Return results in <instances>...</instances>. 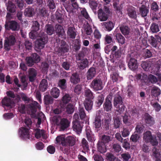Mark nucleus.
I'll use <instances>...</instances> for the list:
<instances>
[{"instance_id":"1","label":"nucleus","mask_w":161,"mask_h":161,"mask_svg":"<svg viewBox=\"0 0 161 161\" xmlns=\"http://www.w3.org/2000/svg\"><path fill=\"white\" fill-rule=\"evenodd\" d=\"M40 25L37 21H35L32 26V30L29 33V36L32 39H37L35 42V49L40 51V31H39Z\"/></svg>"},{"instance_id":"2","label":"nucleus","mask_w":161,"mask_h":161,"mask_svg":"<svg viewBox=\"0 0 161 161\" xmlns=\"http://www.w3.org/2000/svg\"><path fill=\"white\" fill-rule=\"evenodd\" d=\"M24 123L29 128H27L24 127H20L19 130V134L22 138L29 139L30 138L29 130L31 127L32 121L30 118H26L25 119Z\"/></svg>"},{"instance_id":"3","label":"nucleus","mask_w":161,"mask_h":161,"mask_svg":"<svg viewBox=\"0 0 161 161\" xmlns=\"http://www.w3.org/2000/svg\"><path fill=\"white\" fill-rule=\"evenodd\" d=\"M38 103L36 101H32V103L28 106V110L32 117L38 119L37 124L40 125V113H38L37 114H36L37 108Z\"/></svg>"},{"instance_id":"4","label":"nucleus","mask_w":161,"mask_h":161,"mask_svg":"<svg viewBox=\"0 0 161 161\" xmlns=\"http://www.w3.org/2000/svg\"><path fill=\"white\" fill-rule=\"evenodd\" d=\"M54 122L59 126L61 130H64L69 126L70 122L66 119H62L60 117L56 116L54 118Z\"/></svg>"},{"instance_id":"5","label":"nucleus","mask_w":161,"mask_h":161,"mask_svg":"<svg viewBox=\"0 0 161 161\" xmlns=\"http://www.w3.org/2000/svg\"><path fill=\"white\" fill-rule=\"evenodd\" d=\"M25 61L27 66L32 67L35 63H38L40 61V57L36 53H34L30 56L26 57Z\"/></svg>"},{"instance_id":"6","label":"nucleus","mask_w":161,"mask_h":161,"mask_svg":"<svg viewBox=\"0 0 161 161\" xmlns=\"http://www.w3.org/2000/svg\"><path fill=\"white\" fill-rule=\"evenodd\" d=\"M136 78L137 79L140 80L142 82H144V84L147 83L149 80L152 83H156L157 81V78L153 75H150L148 77L146 75L141 73L138 74L136 75Z\"/></svg>"},{"instance_id":"7","label":"nucleus","mask_w":161,"mask_h":161,"mask_svg":"<svg viewBox=\"0 0 161 161\" xmlns=\"http://www.w3.org/2000/svg\"><path fill=\"white\" fill-rule=\"evenodd\" d=\"M114 105L116 108L117 111L120 114L125 110V106L123 104L121 97L117 95L114 98Z\"/></svg>"},{"instance_id":"8","label":"nucleus","mask_w":161,"mask_h":161,"mask_svg":"<svg viewBox=\"0 0 161 161\" xmlns=\"http://www.w3.org/2000/svg\"><path fill=\"white\" fill-rule=\"evenodd\" d=\"M16 42L15 36L11 35L6 38L4 40L3 47L5 50L8 51L10 49V47L15 45Z\"/></svg>"},{"instance_id":"9","label":"nucleus","mask_w":161,"mask_h":161,"mask_svg":"<svg viewBox=\"0 0 161 161\" xmlns=\"http://www.w3.org/2000/svg\"><path fill=\"white\" fill-rule=\"evenodd\" d=\"M98 18L100 21H106L108 19V15L110 14L109 8L105 6L103 9H100L98 11Z\"/></svg>"},{"instance_id":"10","label":"nucleus","mask_w":161,"mask_h":161,"mask_svg":"<svg viewBox=\"0 0 161 161\" xmlns=\"http://www.w3.org/2000/svg\"><path fill=\"white\" fill-rule=\"evenodd\" d=\"M143 138L145 142H150L153 146L156 145L158 144L155 137L153 136L149 131H147L144 133Z\"/></svg>"},{"instance_id":"11","label":"nucleus","mask_w":161,"mask_h":161,"mask_svg":"<svg viewBox=\"0 0 161 161\" xmlns=\"http://www.w3.org/2000/svg\"><path fill=\"white\" fill-rule=\"evenodd\" d=\"M6 30L12 31H18L19 29V25L18 23L14 20L8 21L6 22L5 25Z\"/></svg>"},{"instance_id":"12","label":"nucleus","mask_w":161,"mask_h":161,"mask_svg":"<svg viewBox=\"0 0 161 161\" xmlns=\"http://www.w3.org/2000/svg\"><path fill=\"white\" fill-rule=\"evenodd\" d=\"M91 87L95 90H101L103 87V82L99 79H94L91 82Z\"/></svg>"},{"instance_id":"13","label":"nucleus","mask_w":161,"mask_h":161,"mask_svg":"<svg viewBox=\"0 0 161 161\" xmlns=\"http://www.w3.org/2000/svg\"><path fill=\"white\" fill-rule=\"evenodd\" d=\"M2 103L3 107L4 108L5 110H7L6 107H7L9 109L12 108V104L13 103V101L10 98L6 97L2 101Z\"/></svg>"},{"instance_id":"14","label":"nucleus","mask_w":161,"mask_h":161,"mask_svg":"<svg viewBox=\"0 0 161 161\" xmlns=\"http://www.w3.org/2000/svg\"><path fill=\"white\" fill-rule=\"evenodd\" d=\"M110 96H108L106 98L105 102L103 104V108L104 110L108 111L111 110L112 107V104L111 100V98Z\"/></svg>"},{"instance_id":"15","label":"nucleus","mask_w":161,"mask_h":161,"mask_svg":"<svg viewBox=\"0 0 161 161\" xmlns=\"http://www.w3.org/2000/svg\"><path fill=\"white\" fill-rule=\"evenodd\" d=\"M82 125L78 121H73V130L78 134L80 133L81 131Z\"/></svg>"},{"instance_id":"16","label":"nucleus","mask_w":161,"mask_h":161,"mask_svg":"<svg viewBox=\"0 0 161 161\" xmlns=\"http://www.w3.org/2000/svg\"><path fill=\"white\" fill-rule=\"evenodd\" d=\"M68 37L70 38L74 39L76 35L75 29L73 26L69 27L67 31Z\"/></svg>"},{"instance_id":"17","label":"nucleus","mask_w":161,"mask_h":161,"mask_svg":"<svg viewBox=\"0 0 161 161\" xmlns=\"http://www.w3.org/2000/svg\"><path fill=\"white\" fill-rule=\"evenodd\" d=\"M128 65L129 68L131 70H135L138 68V64L137 60L135 58H131Z\"/></svg>"},{"instance_id":"18","label":"nucleus","mask_w":161,"mask_h":161,"mask_svg":"<svg viewBox=\"0 0 161 161\" xmlns=\"http://www.w3.org/2000/svg\"><path fill=\"white\" fill-rule=\"evenodd\" d=\"M34 9L31 7H28L24 11V14L27 17H31L35 14Z\"/></svg>"},{"instance_id":"19","label":"nucleus","mask_w":161,"mask_h":161,"mask_svg":"<svg viewBox=\"0 0 161 161\" xmlns=\"http://www.w3.org/2000/svg\"><path fill=\"white\" fill-rule=\"evenodd\" d=\"M96 74L95 68L91 67L89 69L87 72L86 77L88 80H91L94 77Z\"/></svg>"},{"instance_id":"20","label":"nucleus","mask_w":161,"mask_h":161,"mask_svg":"<svg viewBox=\"0 0 161 161\" xmlns=\"http://www.w3.org/2000/svg\"><path fill=\"white\" fill-rule=\"evenodd\" d=\"M102 25L105 28V30L108 31H111L114 27V24L111 21L103 22Z\"/></svg>"},{"instance_id":"21","label":"nucleus","mask_w":161,"mask_h":161,"mask_svg":"<svg viewBox=\"0 0 161 161\" xmlns=\"http://www.w3.org/2000/svg\"><path fill=\"white\" fill-rule=\"evenodd\" d=\"M117 29L114 31V33L116 34L115 36L116 40L118 42L121 44H123L125 43V37L119 33H117Z\"/></svg>"},{"instance_id":"22","label":"nucleus","mask_w":161,"mask_h":161,"mask_svg":"<svg viewBox=\"0 0 161 161\" xmlns=\"http://www.w3.org/2000/svg\"><path fill=\"white\" fill-rule=\"evenodd\" d=\"M36 76V70L33 68H30L29 73V78L30 81L33 82Z\"/></svg>"},{"instance_id":"23","label":"nucleus","mask_w":161,"mask_h":161,"mask_svg":"<svg viewBox=\"0 0 161 161\" xmlns=\"http://www.w3.org/2000/svg\"><path fill=\"white\" fill-rule=\"evenodd\" d=\"M84 103L85 108L87 111L91 110L93 105V102L92 100L86 99Z\"/></svg>"},{"instance_id":"24","label":"nucleus","mask_w":161,"mask_h":161,"mask_svg":"<svg viewBox=\"0 0 161 161\" xmlns=\"http://www.w3.org/2000/svg\"><path fill=\"white\" fill-rule=\"evenodd\" d=\"M55 31L59 36H62L64 34V31L63 27L58 25L55 26Z\"/></svg>"},{"instance_id":"25","label":"nucleus","mask_w":161,"mask_h":161,"mask_svg":"<svg viewBox=\"0 0 161 161\" xmlns=\"http://www.w3.org/2000/svg\"><path fill=\"white\" fill-rule=\"evenodd\" d=\"M86 135L88 140L90 142H92L95 140L94 135L92 133V132L89 127L86 128Z\"/></svg>"},{"instance_id":"26","label":"nucleus","mask_w":161,"mask_h":161,"mask_svg":"<svg viewBox=\"0 0 161 161\" xmlns=\"http://www.w3.org/2000/svg\"><path fill=\"white\" fill-rule=\"evenodd\" d=\"M133 118L128 115L127 113H126L123 117V122L126 124L129 125L132 122Z\"/></svg>"},{"instance_id":"27","label":"nucleus","mask_w":161,"mask_h":161,"mask_svg":"<svg viewBox=\"0 0 161 161\" xmlns=\"http://www.w3.org/2000/svg\"><path fill=\"white\" fill-rule=\"evenodd\" d=\"M55 51L59 53H64L67 52L68 51V47L65 44L61 45L60 47H59V49L58 48H56L55 49Z\"/></svg>"},{"instance_id":"28","label":"nucleus","mask_w":161,"mask_h":161,"mask_svg":"<svg viewBox=\"0 0 161 161\" xmlns=\"http://www.w3.org/2000/svg\"><path fill=\"white\" fill-rule=\"evenodd\" d=\"M119 29L121 33L125 36L129 35L130 32L129 28L126 26L121 25Z\"/></svg>"},{"instance_id":"29","label":"nucleus","mask_w":161,"mask_h":161,"mask_svg":"<svg viewBox=\"0 0 161 161\" xmlns=\"http://www.w3.org/2000/svg\"><path fill=\"white\" fill-rule=\"evenodd\" d=\"M80 79L78 75L76 73L73 74L72 76L70 78L71 82L73 84H76L80 81Z\"/></svg>"},{"instance_id":"30","label":"nucleus","mask_w":161,"mask_h":161,"mask_svg":"<svg viewBox=\"0 0 161 161\" xmlns=\"http://www.w3.org/2000/svg\"><path fill=\"white\" fill-rule=\"evenodd\" d=\"M128 14L131 18H135L136 17V12L134 8L131 7L128 9Z\"/></svg>"},{"instance_id":"31","label":"nucleus","mask_w":161,"mask_h":161,"mask_svg":"<svg viewBox=\"0 0 161 161\" xmlns=\"http://www.w3.org/2000/svg\"><path fill=\"white\" fill-rule=\"evenodd\" d=\"M88 62L86 58H84L80 61L79 63V66L81 69H83L88 66Z\"/></svg>"},{"instance_id":"32","label":"nucleus","mask_w":161,"mask_h":161,"mask_svg":"<svg viewBox=\"0 0 161 161\" xmlns=\"http://www.w3.org/2000/svg\"><path fill=\"white\" fill-rule=\"evenodd\" d=\"M60 91L57 87L53 88L51 91V94L53 97L57 98L59 96Z\"/></svg>"},{"instance_id":"33","label":"nucleus","mask_w":161,"mask_h":161,"mask_svg":"<svg viewBox=\"0 0 161 161\" xmlns=\"http://www.w3.org/2000/svg\"><path fill=\"white\" fill-rule=\"evenodd\" d=\"M145 115L146 123L150 125H153L154 123V121L153 118L147 114H145Z\"/></svg>"},{"instance_id":"34","label":"nucleus","mask_w":161,"mask_h":161,"mask_svg":"<svg viewBox=\"0 0 161 161\" xmlns=\"http://www.w3.org/2000/svg\"><path fill=\"white\" fill-rule=\"evenodd\" d=\"M93 124L95 128H99L101 127L102 123L100 117H96Z\"/></svg>"},{"instance_id":"35","label":"nucleus","mask_w":161,"mask_h":161,"mask_svg":"<svg viewBox=\"0 0 161 161\" xmlns=\"http://www.w3.org/2000/svg\"><path fill=\"white\" fill-rule=\"evenodd\" d=\"M84 95L86 97V99H88L92 100L94 97L92 93L89 89H86L85 90Z\"/></svg>"},{"instance_id":"36","label":"nucleus","mask_w":161,"mask_h":161,"mask_svg":"<svg viewBox=\"0 0 161 161\" xmlns=\"http://www.w3.org/2000/svg\"><path fill=\"white\" fill-rule=\"evenodd\" d=\"M98 150L101 153H105L106 150L105 144L102 142L98 143Z\"/></svg>"},{"instance_id":"37","label":"nucleus","mask_w":161,"mask_h":161,"mask_svg":"<svg viewBox=\"0 0 161 161\" xmlns=\"http://www.w3.org/2000/svg\"><path fill=\"white\" fill-rule=\"evenodd\" d=\"M84 29V32L87 35H91L92 32L91 27L88 23L85 25Z\"/></svg>"},{"instance_id":"38","label":"nucleus","mask_w":161,"mask_h":161,"mask_svg":"<svg viewBox=\"0 0 161 161\" xmlns=\"http://www.w3.org/2000/svg\"><path fill=\"white\" fill-rule=\"evenodd\" d=\"M140 14L142 17H145L147 15L148 11V9L144 5H142L140 8Z\"/></svg>"},{"instance_id":"39","label":"nucleus","mask_w":161,"mask_h":161,"mask_svg":"<svg viewBox=\"0 0 161 161\" xmlns=\"http://www.w3.org/2000/svg\"><path fill=\"white\" fill-rule=\"evenodd\" d=\"M56 141L57 143L61 144L63 146L65 145V138L63 136H57L56 138Z\"/></svg>"},{"instance_id":"40","label":"nucleus","mask_w":161,"mask_h":161,"mask_svg":"<svg viewBox=\"0 0 161 161\" xmlns=\"http://www.w3.org/2000/svg\"><path fill=\"white\" fill-rule=\"evenodd\" d=\"M44 100L45 103L46 104H52L53 101V98L51 97L48 95L45 96Z\"/></svg>"},{"instance_id":"41","label":"nucleus","mask_w":161,"mask_h":161,"mask_svg":"<svg viewBox=\"0 0 161 161\" xmlns=\"http://www.w3.org/2000/svg\"><path fill=\"white\" fill-rule=\"evenodd\" d=\"M47 80L45 79L42 80L41 81V91H44L46 90L47 86Z\"/></svg>"},{"instance_id":"42","label":"nucleus","mask_w":161,"mask_h":161,"mask_svg":"<svg viewBox=\"0 0 161 161\" xmlns=\"http://www.w3.org/2000/svg\"><path fill=\"white\" fill-rule=\"evenodd\" d=\"M152 94L154 96H157L160 94V89L157 87H153L151 91Z\"/></svg>"},{"instance_id":"43","label":"nucleus","mask_w":161,"mask_h":161,"mask_svg":"<svg viewBox=\"0 0 161 161\" xmlns=\"http://www.w3.org/2000/svg\"><path fill=\"white\" fill-rule=\"evenodd\" d=\"M74 106L71 104H68L66 107V111L68 114H71L74 111Z\"/></svg>"},{"instance_id":"44","label":"nucleus","mask_w":161,"mask_h":161,"mask_svg":"<svg viewBox=\"0 0 161 161\" xmlns=\"http://www.w3.org/2000/svg\"><path fill=\"white\" fill-rule=\"evenodd\" d=\"M150 29L153 33H156L159 31V28L158 24L153 23L151 25Z\"/></svg>"},{"instance_id":"45","label":"nucleus","mask_w":161,"mask_h":161,"mask_svg":"<svg viewBox=\"0 0 161 161\" xmlns=\"http://www.w3.org/2000/svg\"><path fill=\"white\" fill-rule=\"evenodd\" d=\"M81 13L83 16L90 22L91 19L85 9L81 8Z\"/></svg>"},{"instance_id":"46","label":"nucleus","mask_w":161,"mask_h":161,"mask_svg":"<svg viewBox=\"0 0 161 161\" xmlns=\"http://www.w3.org/2000/svg\"><path fill=\"white\" fill-rule=\"evenodd\" d=\"M47 35L41 36V48L44 47V45L47 43Z\"/></svg>"},{"instance_id":"47","label":"nucleus","mask_w":161,"mask_h":161,"mask_svg":"<svg viewBox=\"0 0 161 161\" xmlns=\"http://www.w3.org/2000/svg\"><path fill=\"white\" fill-rule=\"evenodd\" d=\"M153 156L156 158H159L161 157V154L160 152L158 150H157L156 148L154 147L152 150Z\"/></svg>"},{"instance_id":"48","label":"nucleus","mask_w":161,"mask_h":161,"mask_svg":"<svg viewBox=\"0 0 161 161\" xmlns=\"http://www.w3.org/2000/svg\"><path fill=\"white\" fill-rule=\"evenodd\" d=\"M58 86L62 89H65L66 87V80L64 79L60 80L58 83Z\"/></svg>"},{"instance_id":"49","label":"nucleus","mask_w":161,"mask_h":161,"mask_svg":"<svg viewBox=\"0 0 161 161\" xmlns=\"http://www.w3.org/2000/svg\"><path fill=\"white\" fill-rule=\"evenodd\" d=\"M7 9L11 13H14L16 10V6L13 4L9 5L7 7Z\"/></svg>"},{"instance_id":"50","label":"nucleus","mask_w":161,"mask_h":161,"mask_svg":"<svg viewBox=\"0 0 161 161\" xmlns=\"http://www.w3.org/2000/svg\"><path fill=\"white\" fill-rule=\"evenodd\" d=\"M89 4L90 7L93 10L96 9L97 6V4L95 0H90Z\"/></svg>"},{"instance_id":"51","label":"nucleus","mask_w":161,"mask_h":161,"mask_svg":"<svg viewBox=\"0 0 161 161\" xmlns=\"http://www.w3.org/2000/svg\"><path fill=\"white\" fill-rule=\"evenodd\" d=\"M71 97L68 94H66L62 98V101L64 103H67L69 102L71 100Z\"/></svg>"},{"instance_id":"52","label":"nucleus","mask_w":161,"mask_h":161,"mask_svg":"<svg viewBox=\"0 0 161 161\" xmlns=\"http://www.w3.org/2000/svg\"><path fill=\"white\" fill-rule=\"evenodd\" d=\"M17 5L20 9H22L24 5V0H15Z\"/></svg>"},{"instance_id":"53","label":"nucleus","mask_w":161,"mask_h":161,"mask_svg":"<svg viewBox=\"0 0 161 161\" xmlns=\"http://www.w3.org/2000/svg\"><path fill=\"white\" fill-rule=\"evenodd\" d=\"M104 97L102 95H100L98 97L97 101L96 102L98 106H100L102 105L104 100Z\"/></svg>"},{"instance_id":"54","label":"nucleus","mask_w":161,"mask_h":161,"mask_svg":"<svg viewBox=\"0 0 161 161\" xmlns=\"http://www.w3.org/2000/svg\"><path fill=\"white\" fill-rule=\"evenodd\" d=\"M54 31V29L53 27L51 25L47 26V32L49 35H52Z\"/></svg>"},{"instance_id":"55","label":"nucleus","mask_w":161,"mask_h":161,"mask_svg":"<svg viewBox=\"0 0 161 161\" xmlns=\"http://www.w3.org/2000/svg\"><path fill=\"white\" fill-rule=\"evenodd\" d=\"M120 124V122L119 119L117 117H115L114 118V127L116 128H118L119 127Z\"/></svg>"},{"instance_id":"56","label":"nucleus","mask_w":161,"mask_h":161,"mask_svg":"<svg viewBox=\"0 0 161 161\" xmlns=\"http://www.w3.org/2000/svg\"><path fill=\"white\" fill-rule=\"evenodd\" d=\"M150 43L154 47H156L157 44V41L153 36H151L149 39Z\"/></svg>"},{"instance_id":"57","label":"nucleus","mask_w":161,"mask_h":161,"mask_svg":"<svg viewBox=\"0 0 161 161\" xmlns=\"http://www.w3.org/2000/svg\"><path fill=\"white\" fill-rule=\"evenodd\" d=\"M79 114L81 119H83L86 116V114L84 112V110L83 108H79Z\"/></svg>"},{"instance_id":"58","label":"nucleus","mask_w":161,"mask_h":161,"mask_svg":"<svg viewBox=\"0 0 161 161\" xmlns=\"http://www.w3.org/2000/svg\"><path fill=\"white\" fill-rule=\"evenodd\" d=\"M68 142L71 146H73L75 142V139L74 137L70 136H69L67 139Z\"/></svg>"},{"instance_id":"59","label":"nucleus","mask_w":161,"mask_h":161,"mask_svg":"<svg viewBox=\"0 0 161 161\" xmlns=\"http://www.w3.org/2000/svg\"><path fill=\"white\" fill-rule=\"evenodd\" d=\"M151 105L153 106V107L157 111H159L161 109V106L158 103H151Z\"/></svg>"},{"instance_id":"60","label":"nucleus","mask_w":161,"mask_h":161,"mask_svg":"<svg viewBox=\"0 0 161 161\" xmlns=\"http://www.w3.org/2000/svg\"><path fill=\"white\" fill-rule=\"evenodd\" d=\"M3 117L6 119H10L14 117V114L12 113H6L3 115Z\"/></svg>"},{"instance_id":"61","label":"nucleus","mask_w":161,"mask_h":161,"mask_svg":"<svg viewBox=\"0 0 161 161\" xmlns=\"http://www.w3.org/2000/svg\"><path fill=\"white\" fill-rule=\"evenodd\" d=\"M81 86L80 85H77L75 88L74 92L76 94H79L81 93Z\"/></svg>"},{"instance_id":"62","label":"nucleus","mask_w":161,"mask_h":161,"mask_svg":"<svg viewBox=\"0 0 161 161\" xmlns=\"http://www.w3.org/2000/svg\"><path fill=\"white\" fill-rule=\"evenodd\" d=\"M151 9L155 11H158L159 9V7L157 3L155 2H153L151 6Z\"/></svg>"},{"instance_id":"63","label":"nucleus","mask_w":161,"mask_h":161,"mask_svg":"<svg viewBox=\"0 0 161 161\" xmlns=\"http://www.w3.org/2000/svg\"><path fill=\"white\" fill-rule=\"evenodd\" d=\"M93 158L95 161H104L103 158L100 155H94Z\"/></svg>"},{"instance_id":"64","label":"nucleus","mask_w":161,"mask_h":161,"mask_svg":"<svg viewBox=\"0 0 161 161\" xmlns=\"http://www.w3.org/2000/svg\"><path fill=\"white\" fill-rule=\"evenodd\" d=\"M82 144L83 147L84 149L87 150L88 149L89 146L88 144V142L85 138H83L82 139Z\"/></svg>"}]
</instances>
